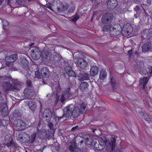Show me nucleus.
I'll return each mask as SVG.
<instances>
[{
    "label": "nucleus",
    "instance_id": "nucleus-1",
    "mask_svg": "<svg viewBox=\"0 0 152 152\" xmlns=\"http://www.w3.org/2000/svg\"><path fill=\"white\" fill-rule=\"evenodd\" d=\"M73 107L70 106H67L64 109L63 115L60 118H63L64 116L68 118L71 115L74 118H76L79 115L80 113L83 114L86 111V103H83L80 106V109L78 107H75L73 111Z\"/></svg>",
    "mask_w": 152,
    "mask_h": 152
},
{
    "label": "nucleus",
    "instance_id": "nucleus-2",
    "mask_svg": "<svg viewBox=\"0 0 152 152\" xmlns=\"http://www.w3.org/2000/svg\"><path fill=\"white\" fill-rule=\"evenodd\" d=\"M116 136H112L111 137V144L107 139L105 138L103 140L105 145L106 149L108 152H112L113 149L115 148V145Z\"/></svg>",
    "mask_w": 152,
    "mask_h": 152
},
{
    "label": "nucleus",
    "instance_id": "nucleus-3",
    "mask_svg": "<svg viewBox=\"0 0 152 152\" xmlns=\"http://www.w3.org/2000/svg\"><path fill=\"white\" fill-rule=\"evenodd\" d=\"M30 54L33 59L37 60L40 57L41 55L43 57L47 58V56L48 55L49 53L48 51H43L41 53L39 50L35 49V50H32Z\"/></svg>",
    "mask_w": 152,
    "mask_h": 152
},
{
    "label": "nucleus",
    "instance_id": "nucleus-4",
    "mask_svg": "<svg viewBox=\"0 0 152 152\" xmlns=\"http://www.w3.org/2000/svg\"><path fill=\"white\" fill-rule=\"evenodd\" d=\"M116 27V25L113 26L111 24L105 25L103 27L102 30L104 31L109 32L113 36H116L118 34H119V32L118 29H117Z\"/></svg>",
    "mask_w": 152,
    "mask_h": 152
},
{
    "label": "nucleus",
    "instance_id": "nucleus-5",
    "mask_svg": "<svg viewBox=\"0 0 152 152\" xmlns=\"http://www.w3.org/2000/svg\"><path fill=\"white\" fill-rule=\"evenodd\" d=\"M77 55L78 56L76 62L77 65L82 69H86L88 65V63L84 59L83 55L80 53H78Z\"/></svg>",
    "mask_w": 152,
    "mask_h": 152
},
{
    "label": "nucleus",
    "instance_id": "nucleus-6",
    "mask_svg": "<svg viewBox=\"0 0 152 152\" xmlns=\"http://www.w3.org/2000/svg\"><path fill=\"white\" fill-rule=\"evenodd\" d=\"M5 87L7 90H19L21 88L22 86L20 83L17 80H15L13 81V83L12 85L10 83H6Z\"/></svg>",
    "mask_w": 152,
    "mask_h": 152
},
{
    "label": "nucleus",
    "instance_id": "nucleus-7",
    "mask_svg": "<svg viewBox=\"0 0 152 152\" xmlns=\"http://www.w3.org/2000/svg\"><path fill=\"white\" fill-rule=\"evenodd\" d=\"M73 94L71 93L70 89L68 88L64 91L62 94L60 100L61 102H63L67 100L70 99L72 98Z\"/></svg>",
    "mask_w": 152,
    "mask_h": 152
},
{
    "label": "nucleus",
    "instance_id": "nucleus-8",
    "mask_svg": "<svg viewBox=\"0 0 152 152\" xmlns=\"http://www.w3.org/2000/svg\"><path fill=\"white\" fill-rule=\"evenodd\" d=\"M133 31V28L129 24H124L122 28V33L126 36H129Z\"/></svg>",
    "mask_w": 152,
    "mask_h": 152
},
{
    "label": "nucleus",
    "instance_id": "nucleus-9",
    "mask_svg": "<svg viewBox=\"0 0 152 152\" xmlns=\"http://www.w3.org/2000/svg\"><path fill=\"white\" fill-rule=\"evenodd\" d=\"M21 134L23 136V137L20 138L23 139L24 141L26 142H27L30 141L31 143H32L35 140L36 137V134L35 133H33L31 136V138L29 137L28 134L26 133H22Z\"/></svg>",
    "mask_w": 152,
    "mask_h": 152
},
{
    "label": "nucleus",
    "instance_id": "nucleus-10",
    "mask_svg": "<svg viewBox=\"0 0 152 152\" xmlns=\"http://www.w3.org/2000/svg\"><path fill=\"white\" fill-rule=\"evenodd\" d=\"M14 124L16 126L19 130H22L26 128V124L24 122L21 120H15Z\"/></svg>",
    "mask_w": 152,
    "mask_h": 152
},
{
    "label": "nucleus",
    "instance_id": "nucleus-11",
    "mask_svg": "<svg viewBox=\"0 0 152 152\" xmlns=\"http://www.w3.org/2000/svg\"><path fill=\"white\" fill-rule=\"evenodd\" d=\"M113 18V15L111 13H106L103 15L102 19V21L104 24L108 23L111 21Z\"/></svg>",
    "mask_w": 152,
    "mask_h": 152
},
{
    "label": "nucleus",
    "instance_id": "nucleus-12",
    "mask_svg": "<svg viewBox=\"0 0 152 152\" xmlns=\"http://www.w3.org/2000/svg\"><path fill=\"white\" fill-rule=\"evenodd\" d=\"M33 89L31 87L26 88L24 92V94L25 97L27 99H30L33 95Z\"/></svg>",
    "mask_w": 152,
    "mask_h": 152
},
{
    "label": "nucleus",
    "instance_id": "nucleus-13",
    "mask_svg": "<svg viewBox=\"0 0 152 152\" xmlns=\"http://www.w3.org/2000/svg\"><path fill=\"white\" fill-rule=\"evenodd\" d=\"M118 2L116 0H109L107 4V7L109 10L114 9L117 5Z\"/></svg>",
    "mask_w": 152,
    "mask_h": 152
},
{
    "label": "nucleus",
    "instance_id": "nucleus-14",
    "mask_svg": "<svg viewBox=\"0 0 152 152\" xmlns=\"http://www.w3.org/2000/svg\"><path fill=\"white\" fill-rule=\"evenodd\" d=\"M12 137L10 135L6 136L5 138V142H7L6 145L8 147L12 146L13 145V142L12 141Z\"/></svg>",
    "mask_w": 152,
    "mask_h": 152
},
{
    "label": "nucleus",
    "instance_id": "nucleus-15",
    "mask_svg": "<svg viewBox=\"0 0 152 152\" xmlns=\"http://www.w3.org/2000/svg\"><path fill=\"white\" fill-rule=\"evenodd\" d=\"M151 43L149 42H146L142 47V51L144 52L149 51L151 49Z\"/></svg>",
    "mask_w": 152,
    "mask_h": 152
},
{
    "label": "nucleus",
    "instance_id": "nucleus-16",
    "mask_svg": "<svg viewBox=\"0 0 152 152\" xmlns=\"http://www.w3.org/2000/svg\"><path fill=\"white\" fill-rule=\"evenodd\" d=\"M99 68L96 66L91 67L90 71V75L92 76H94L97 74L98 73Z\"/></svg>",
    "mask_w": 152,
    "mask_h": 152
},
{
    "label": "nucleus",
    "instance_id": "nucleus-17",
    "mask_svg": "<svg viewBox=\"0 0 152 152\" xmlns=\"http://www.w3.org/2000/svg\"><path fill=\"white\" fill-rule=\"evenodd\" d=\"M17 58V55L16 54H14L10 56H7L5 59L8 62L13 63L16 61Z\"/></svg>",
    "mask_w": 152,
    "mask_h": 152
},
{
    "label": "nucleus",
    "instance_id": "nucleus-18",
    "mask_svg": "<svg viewBox=\"0 0 152 152\" xmlns=\"http://www.w3.org/2000/svg\"><path fill=\"white\" fill-rule=\"evenodd\" d=\"M42 75L43 76L48 77L49 76V71L48 68L46 67H44L42 69L41 71Z\"/></svg>",
    "mask_w": 152,
    "mask_h": 152
},
{
    "label": "nucleus",
    "instance_id": "nucleus-19",
    "mask_svg": "<svg viewBox=\"0 0 152 152\" xmlns=\"http://www.w3.org/2000/svg\"><path fill=\"white\" fill-rule=\"evenodd\" d=\"M88 86V84L87 83L83 82L80 84V88L82 91H84L87 89Z\"/></svg>",
    "mask_w": 152,
    "mask_h": 152
},
{
    "label": "nucleus",
    "instance_id": "nucleus-20",
    "mask_svg": "<svg viewBox=\"0 0 152 152\" xmlns=\"http://www.w3.org/2000/svg\"><path fill=\"white\" fill-rule=\"evenodd\" d=\"M28 105L32 111H35L37 107V105L36 104L31 101H29L28 103Z\"/></svg>",
    "mask_w": 152,
    "mask_h": 152
},
{
    "label": "nucleus",
    "instance_id": "nucleus-21",
    "mask_svg": "<svg viewBox=\"0 0 152 152\" xmlns=\"http://www.w3.org/2000/svg\"><path fill=\"white\" fill-rule=\"evenodd\" d=\"M69 149L71 151L74 152L76 147V144L75 142L73 141L70 143Z\"/></svg>",
    "mask_w": 152,
    "mask_h": 152
},
{
    "label": "nucleus",
    "instance_id": "nucleus-22",
    "mask_svg": "<svg viewBox=\"0 0 152 152\" xmlns=\"http://www.w3.org/2000/svg\"><path fill=\"white\" fill-rule=\"evenodd\" d=\"M148 81V80L147 78H141L140 80V84H143V88L144 89H145V86L147 83Z\"/></svg>",
    "mask_w": 152,
    "mask_h": 152
},
{
    "label": "nucleus",
    "instance_id": "nucleus-23",
    "mask_svg": "<svg viewBox=\"0 0 152 152\" xmlns=\"http://www.w3.org/2000/svg\"><path fill=\"white\" fill-rule=\"evenodd\" d=\"M79 76L81 77L80 78V80H88L89 79L88 75L86 73L84 74H80L79 75Z\"/></svg>",
    "mask_w": 152,
    "mask_h": 152
},
{
    "label": "nucleus",
    "instance_id": "nucleus-24",
    "mask_svg": "<svg viewBox=\"0 0 152 152\" xmlns=\"http://www.w3.org/2000/svg\"><path fill=\"white\" fill-rule=\"evenodd\" d=\"M107 74L106 71L104 70H102L100 72L99 78L101 79H104L106 77Z\"/></svg>",
    "mask_w": 152,
    "mask_h": 152
},
{
    "label": "nucleus",
    "instance_id": "nucleus-25",
    "mask_svg": "<svg viewBox=\"0 0 152 152\" xmlns=\"http://www.w3.org/2000/svg\"><path fill=\"white\" fill-rule=\"evenodd\" d=\"M44 114L45 116L46 117L49 116L50 117L52 116V115H51V112L49 109H45L44 111Z\"/></svg>",
    "mask_w": 152,
    "mask_h": 152
},
{
    "label": "nucleus",
    "instance_id": "nucleus-26",
    "mask_svg": "<svg viewBox=\"0 0 152 152\" xmlns=\"http://www.w3.org/2000/svg\"><path fill=\"white\" fill-rule=\"evenodd\" d=\"M6 107V104L5 102H4V99L0 96V107L5 108Z\"/></svg>",
    "mask_w": 152,
    "mask_h": 152
},
{
    "label": "nucleus",
    "instance_id": "nucleus-27",
    "mask_svg": "<svg viewBox=\"0 0 152 152\" xmlns=\"http://www.w3.org/2000/svg\"><path fill=\"white\" fill-rule=\"evenodd\" d=\"M21 63L23 65V66H26L27 65L28 62L25 58H23L22 60Z\"/></svg>",
    "mask_w": 152,
    "mask_h": 152
},
{
    "label": "nucleus",
    "instance_id": "nucleus-28",
    "mask_svg": "<svg viewBox=\"0 0 152 152\" xmlns=\"http://www.w3.org/2000/svg\"><path fill=\"white\" fill-rule=\"evenodd\" d=\"M67 74L70 76H76L75 73L72 69L69 72H67Z\"/></svg>",
    "mask_w": 152,
    "mask_h": 152
},
{
    "label": "nucleus",
    "instance_id": "nucleus-29",
    "mask_svg": "<svg viewBox=\"0 0 152 152\" xmlns=\"http://www.w3.org/2000/svg\"><path fill=\"white\" fill-rule=\"evenodd\" d=\"M40 75L38 71H36L35 72V77L36 78H39L40 77Z\"/></svg>",
    "mask_w": 152,
    "mask_h": 152
},
{
    "label": "nucleus",
    "instance_id": "nucleus-30",
    "mask_svg": "<svg viewBox=\"0 0 152 152\" xmlns=\"http://www.w3.org/2000/svg\"><path fill=\"white\" fill-rule=\"evenodd\" d=\"M64 68L66 73H67V72H69V71L71 70V69H72L69 66H66Z\"/></svg>",
    "mask_w": 152,
    "mask_h": 152
},
{
    "label": "nucleus",
    "instance_id": "nucleus-31",
    "mask_svg": "<svg viewBox=\"0 0 152 152\" xmlns=\"http://www.w3.org/2000/svg\"><path fill=\"white\" fill-rule=\"evenodd\" d=\"M145 119L148 121H150V117L147 114H145Z\"/></svg>",
    "mask_w": 152,
    "mask_h": 152
},
{
    "label": "nucleus",
    "instance_id": "nucleus-32",
    "mask_svg": "<svg viewBox=\"0 0 152 152\" xmlns=\"http://www.w3.org/2000/svg\"><path fill=\"white\" fill-rule=\"evenodd\" d=\"M45 6L46 7L49 8V9H50L51 10H53L52 9V6H51V4L50 3H47V4L45 5Z\"/></svg>",
    "mask_w": 152,
    "mask_h": 152
},
{
    "label": "nucleus",
    "instance_id": "nucleus-33",
    "mask_svg": "<svg viewBox=\"0 0 152 152\" xmlns=\"http://www.w3.org/2000/svg\"><path fill=\"white\" fill-rule=\"evenodd\" d=\"M16 2L19 4H20L22 3L25 2L24 0H16Z\"/></svg>",
    "mask_w": 152,
    "mask_h": 152
},
{
    "label": "nucleus",
    "instance_id": "nucleus-34",
    "mask_svg": "<svg viewBox=\"0 0 152 152\" xmlns=\"http://www.w3.org/2000/svg\"><path fill=\"white\" fill-rule=\"evenodd\" d=\"M3 25L4 27L7 26L9 25V22L6 20L3 21Z\"/></svg>",
    "mask_w": 152,
    "mask_h": 152
},
{
    "label": "nucleus",
    "instance_id": "nucleus-35",
    "mask_svg": "<svg viewBox=\"0 0 152 152\" xmlns=\"http://www.w3.org/2000/svg\"><path fill=\"white\" fill-rule=\"evenodd\" d=\"M48 126L50 129H53V125L52 123L49 122L48 123Z\"/></svg>",
    "mask_w": 152,
    "mask_h": 152
},
{
    "label": "nucleus",
    "instance_id": "nucleus-36",
    "mask_svg": "<svg viewBox=\"0 0 152 152\" xmlns=\"http://www.w3.org/2000/svg\"><path fill=\"white\" fill-rule=\"evenodd\" d=\"M26 84L28 86V87H31V83L30 80H28L27 81Z\"/></svg>",
    "mask_w": 152,
    "mask_h": 152
},
{
    "label": "nucleus",
    "instance_id": "nucleus-37",
    "mask_svg": "<svg viewBox=\"0 0 152 152\" xmlns=\"http://www.w3.org/2000/svg\"><path fill=\"white\" fill-rule=\"evenodd\" d=\"M148 73H152V67L151 66H150L148 67Z\"/></svg>",
    "mask_w": 152,
    "mask_h": 152
},
{
    "label": "nucleus",
    "instance_id": "nucleus-38",
    "mask_svg": "<svg viewBox=\"0 0 152 152\" xmlns=\"http://www.w3.org/2000/svg\"><path fill=\"white\" fill-rule=\"evenodd\" d=\"M2 122L3 125H6L8 124L9 121H5L3 120L2 121Z\"/></svg>",
    "mask_w": 152,
    "mask_h": 152
},
{
    "label": "nucleus",
    "instance_id": "nucleus-39",
    "mask_svg": "<svg viewBox=\"0 0 152 152\" xmlns=\"http://www.w3.org/2000/svg\"><path fill=\"white\" fill-rule=\"evenodd\" d=\"M78 19V17L77 16H76L72 19V20L74 22H75Z\"/></svg>",
    "mask_w": 152,
    "mask_h": 152
},
{
    "label": "nucleus",
    "instance_id": "nucleus-40",
    "mask_svg": "<svg viewBox=\"0 0 152 152\" xmlns=\"http://www.w3.org/2000/svg\"><path fill=\"white\" fill-rule=\"evenodd\" d=\"M78 126H74L71 129V130L72 131H74L75 129H77L78 128Z\"/></svg>",
    "mask_w": 152,
    "mask_h": 152
},
{
    "label": "nucleus",
    "instance_id": "nucleus-41",
    "mask_svg": "<svg viewBox=\"0 0 152 152\" xmlns=\"http://www.w3.org/2000/svg\"><path fill=\"white\" fill-rule=\"evenodd\" d=\"M132 52V50H129L128 51V53H129V56H131Z\"/></svg>",
    "mask_w": 152,
    "mask_h": 152
},
{
    "label": "nucleus",
    "instance_id": "nucleus-42",
    "mask_svg": "<svg viewBox=\"0 0 152 152\" xmlns=\"http://www.w3.org/2000/svg\"><path fill=\"white\" fill-rule=\"evenodd\" d=\"M59 94L58 93L56 94V99H57V101H58L59 99V96H58V95H59Z\"/></svg>",
    "mask_w": 152,
    "mask_h": 152
},
{
    "label": "nucleus",
    "instance_id": "nucleus-43",
    "mask_svg": "<svg viewBox=\"0 0 152 152\" xmlns=\"http://www.w3.org/2000/svg\"><path fill=\"white\" fill-rule=\"evenodd\" d=\"M8 2L9 3H12V2H13V0H7Z\"/></svg>",
    "mask_w": 152,
    "mask_h": 152
},
{
    "label": "nucleus",
    "instance_id": "nucleus-44",
    "mask_svg": "<svg viewBox=\"0 0 152 152\" xmlns=\"http://www.w3.org/2000/svg\"><path fill=\"white\" fill-rule=\"evenodd\" d=\"M96 12H94V14L92 17V18H94L95 17V16L96 15Z\"/></svg>",
    "mask_w": 152,
    "mask_h": 152
},
{
    "label": "nucleus",
    "instance_id": "nucleus-45",
    "mask_svg": "<svg viewBox=\"0 0 152 152\" xmlns=\"http://www.w3.org/2000/svg\"><path fill=\"white\" fill-rule=\"evenodd\" d=\"M72 10V12L75 10V7L74 6H73L71 8Z\"/></svg>",
    "mask_w": 152,
    "mask_h": 152
},
{
    "label": "nucleus",
    "instance_id": "nucleus-46",
    "mask_svg": "<svg viewBox=\"0 0 152 152\" xmlns=\"http://www.w3.org/2000/svg\"><path fill=\"white\" fill-rule=\"evenodd\" d=\"M3 1V0H0V6L2 4Z\"/></svg>",
    "mask_w": 152,
    "mask_h": 152
},
{
    "label": "nucleus",
    "instance_id": "nucleus-47",
    "mask_svg": "<svg viewBox=\"0 0 152 152\" xmlns=\"http://www.w3.org/2000/svg\"><path fill=\"white\" fill-rule=\"evenodd\" d=\"M34 44V43H31L29 44V47H31L32 46H33Z\"/></svg>",
    "mask_w": 152,
    "mask_h": 152
},
{
    "label": "nucleus",
    "instance_id": "nucleus-48",
    "mask_svg": "<svg viewBox=\"0 0 152 152\" xmlns=\"http://www.w3.org/2000/svg\"><path fill=\"white\" fill-rule=\"evenodd\" d=\"M115 152H121V151L120 149H117Z\"/></svg>",
    "mask_w": 152,
    "mask_h": 152
},
{
    "label": "nucleus",
    "instance_id": "nucleus-49",
    "mask_svg": "<svg viewBox=\"0 0 152 152\" xmlns=\"http://www.w3.org/2000/svg\"><path fill=\"white\" fill-rule=\"evenodd\" d=\"M136 69V71H139V69Z\"/></svg>",
    "mask_w": 152,
    "mask_h": 152
},
{
    "label": "nucleus",
    "instance_id": "nucleus-50",
    "mask_svg": "<svg viewBox=\"0 0 152 152\" xmlns=\"http://www.w3.org/2000/svg\"><path fill=\"white\" fill-rule=\"evenodd\" d=\"M96 0H91L92 2H93L96 1Z\"/></svg>",
    "mask_w": 152,
    "mask_h": 152
},
{
    "label": "nucleus",
    "instance_id": "nucleus-51",
    "mask_svg": "<svg viewBox=\"0 0 152 152\" xmlns=\"http://www.w3.org/2000/svg\"><path fill=\"white\" fill-rule=\"evenodd\" d=\"M38 152H41V151L40 150H39Z\"/></svg>",
    "mask_w": 152,
    "mask_h": 152
},
{
    "label": "nucleus",
    "instance_id": "nucleus-52",
    "mask_svg": "<svg viewBox=\"0 0 152 152\" xmlns=\"http://www.w3.org/2000/svg\"><path fill=\"white\" fill-rule=\"evenodd\" d=\"M80 143H83V141H80Z\"/></svg>",
    "mask_w": 152,
    "mask_h": 152
},
{
    "label": "nucleus",
    "instance_id": "nucleus-53",
    "mask_svg": "<svg viewBox=\"0 0 152 152\" xmlns=\"http://www.w3.org/2000/svg\"><path fill=\"white\" fill-rule=\"evenodd\" d=\"M150 33H151L152 34V31L150 32Z\"/></svg>",
    "mask_w": 152,
    "mask_h": 152
},
{
    "label": "nucleus",
    "instance_id": "nucleus-54",
    "mask_svg": "<svg viewBox=\"0 0 152 152\" xmlns=\"http://www.w3.org/2000/svg\"><path fill=\"white\" fill-rule=\"evenodd\" d=\"M26 152H27V151H26Z\"/></svg>",
    "mask_w": 152,
    "mask_h": 152
}]
</instances>
